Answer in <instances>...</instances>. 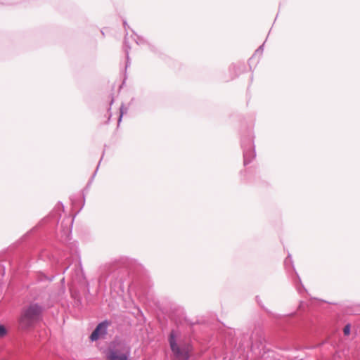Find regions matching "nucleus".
<instances>
[{
    "label": "nucleus",
    "instance_id": "nucleus-1",
    "mask_svg": "<svg viewBox=\"0 0 360 360\" xmlns=\"http://www.w3.org/2000/svg\"><path fill=\"white\" fill-rule=\"evenodd\" d=\"M169 342L175 360H188L192 351L191 345L181 340L180 334L172 330L169 335Z\"/></svg>",
    "mask_w": 360,
    "mask_h": 360
},
{
    "label": "nucleus",
    "instance_id": "nucleus-2",
    "mask_svg": "<svg viewBox=\"0 0 360 360\" xmlns=\"http://www.w3.org/2000/svg\"><path fill=\"white\" fill-rule=\"evenodd\" d=\"M130 348L122 342H112L106 352L108 360H130Z\"/></svg>",
    "mask_w": 360,
    "mask_h": 360
},
{
    "label": "nucleus",
    "instance_id": "nucleus-3",
    "mask_svg": "<svg viewBox=\"0 0 360 360\" xmlns=\"http://www.w3.org/2000/svg\"><path fill=\"white\" fill-rule=\"evenodd\" d=\"M41 308L38 305H31L24 311L20 318V324L24 328H28L37 321L41 314Z\"/></svg>",
    "mask_w": 360,
    "mask_h": 360
},
{
    "label": "nucleus",
    "instance_id": "nucleus-4",
    "mask_svg": "<svg viewBox=\"0 0 360 360\" xmlns=\"http://www.w3.org/2000/svg\"><path fill=\"white\" fill-rule=\"evenodd\" d=\"M108 325L107 322H102L99 323L91 333L90 339L92 341H95L103 338L106 334Z\"/></svg>",
    "mask_w": 360,
    "mask_h": 360
},
{
    "label": "nucleus",
    "instance_id": "nucleus-5",
    "mask_svg": "<svg viewBox=\"0 0 360 360\" xmlns=\"http://www.w3.org/2000/svg\"><path fill=\"white\" fill-rule=\"evenodd\" d=\"M248 338L250 341V344L248 345V347L250 349L257 348L262 344V338L258 333H252Z\"/></svg>",
    "mask_w": 360,
    "mask_h": 360
},
{
    "label": "nucleus",
    "instance_id": "nucleus-6",
    "mask_svg": "<svg viewBox=\"0 0 360 360\" xmlns=\"http://www.w3.org/2000/svg\"><path fill=\"white\" fill-rule=\"evenodd\" d=\"M344 334L345 335H349L350 334V325L347 324L345 326L343 329Z\"/></svg>",
    "mask_w": 360,
    "mask_h": 360
},
{
    "label": "nucleus",
    "instance_id": "nucleus-7",
    "mask_svg": "<svg viewBox=\"0 0 360 360\" xmlns=\"http://www.w3.org/2000/svg\"><path fill=\"white\" fill-rule=\"evenodd\" d=\"M6 334V330L5 327L2 325H0V338L4 337Z\"/></svg>",
    "mask_w": 360,
    "mask_h": 360
}]
</instances>
